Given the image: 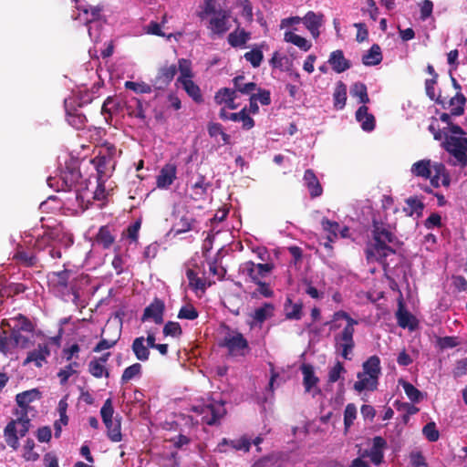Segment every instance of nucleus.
Segmentation results:
<instances>
[{
    "mask_svg": "<svg viewBox=\"0 0 467 467\" xmlns=\"http://www.w3.org/2000/svg\"><path fill=\"white\" fill-rule=\"evenodd\" d=\"M274 306L271 303H265L261 307L254 310L252 317L254 323H264L273 315Z\"/></svg>",
    "mask_w": 467,
    "mask_h": 467,
    "instance_id": "43",
    "label": "nucleus"
},
{
    "mask_svg": "<svg viewBox=\"0 0 467 467\" xmlns=\"http://www.w3.org/2000/svg\"><path fill=\"white\" fill-rule=\"evenodd\" d=\"M202 8V10L198 14L201 19H204L208 16H214L219 10L216 9L215 0H204Z\"/></svg>",
    "mask_w": 467,
    "mask_h": 467,
    "instance_id": "63",
    "label": "nucleus"
},
{
    "mask_svg": "<svg viewBox=\"0 0 467 467\" xmlns=\"http://www.w3.org/2000/svg\"><path fill=\"white\" fill-rule=\"evenodd\" d=\"M164 311V302L161 299L155 297L153 301L145 307L140 320L141 322L152 320L156 325H161L163 323Z\"/></svg>",
    "mask_w": 467,
    "mask_h": 467,
    "instance_id": "13",
    "label": "nucleus"
},
{
    "mask_svg": "<svg viewBox=\"0 0 467 467\" xmlns=\"http://www.w3.org/2000/svg\"><path fill=\"white\" fill-rule=\"evenodd\" d=\"M120 104L119 100L114 97H108L101 108L102 114H109L111 116L113 112H117L119 109Z\"/></svg>",
    "mask_w": 467,
    "mask_h": 467,
    "instance_id": "58",
    "label": "nucleus"
},
{
    "mask_svg": "<svg viewBox=\"0 0 467 467\" xmlns=\"http://www.w3.org/2000/svg\"><path fill=\"white\" fill-rule=\"evenodd\" d=\"M406 204L407 207H404L403 210L408 216H412L413 214L420 216L422 214L424 203L417 197L408 198L406 200Z\"/></svg>",
    "mask_w": 467,
    "mask_h": 467,
    "instance_id": "44",
    "label": "nucleus"
},
{
    "mask_svg": "<svg viewBox=\"0 0 467 467\" xmlns=\"http://www.w3.org/2000/svg\"><path fill=\"white\" fill-rule=\"evenodd\" d=\"M67 120L69 125L77 130H82L87 122L86 116L76 108H70L67 101H65Z\"/></svg>",
    "mask_w": 467,
    "mask_h": 467,
    "instance_id": "26",
    "label": "nucleus"
},
{
    "mask_svg": "<svg viewBox=\"0 0 467 467\" xmlns=\"http://www.w3.org/2000/svg\"><path fill=\"white\" fill-rule=\"evenodd\" d=\"M220 347L227 348L232 356L244 357L250 352L248 340L237 330L228 333L220 343Z\"/></svg>",
    "mask_w": 467,
    "mask_h": 467,
    "instance_id": "9",
    "label": "nucleus"
},
{
    "mask_svg": "<svg viewBox=\"0 0 467 467\" xmlns=\"http://www.w3.org/2000/svg\"><path fill=\"white\" fill-rule=\"evenodd\" d=\"M244 76L239 75L233 78L234 88L237 92L244 95H251L257 89V85L254 82L244 83Z\"/></svg>",
    "mask_w": 467,
    "mask_h": 467,
    "instance_id": "37",
    "label": "nucleus"
},
{
    "mask_svg": "<svg viewBox=\"0 0 467 467\" xmlns=\"http://www.w3.org/2000/svg\"><path fill=\"white\" fill-rule=\"evenodd\" d=\"M446 101L447 109H450L451 114L454 117L462 116L464 113L467 99L461 91H458L450 99H446Z\"/></svg>",
    "mask_w": 467,
    "mask_h": 467,
    "instance_id": "29",
    "label": "nucleus"
},
{
    "mask_svg": "<svg viewBox=\"0 0 467 467\" xmlns=\"http://www.w3.org/2000/svg\"><path fill=\"white\" fill-rule=\"evenodd\" d=\"M116 241L115 230L110 225H102L94 236V242L101 248L109 249Z\"/></svg>",
    "mask_w": 467,
    "mask_h": 467,
    "instance_id": "19",
    "label": "nucleus"
},
{
    "mask_svg": "<svg viewBox=\"0 0 467 467\" xmlns=\"http://www.w3.org/2000/svg\"><path fill=\"white\" fill-rule=\"evenodd\" d=\"M300 370L303 374V384L306 392H310L317 386L319 379L316 376L314 367L311 364H302Z\"/></svg>",
    "mask_w": 467,
    "mask_h": 467,
    "instance_id": "30",
    "label": "nucleus"
},
{
    "mask_svg": "<svg viewBox=\"0 0 467 467\" xmlns=\"http://www.w3.org/2000/svg\"><path fill=\"white\" fill-rule=\"evenodd\" d=\"M362 368L363 371L357 375L358 380L354 383V389L358 392L377 389L381 372L379 358L376 355L369 357L362 364Z\"/></svg>",
    "mask_w": 467,
    "mask_h": 467,
    "instance_id": "3",
    "label": "nucleus"
},
{
    "mask_svg": "<svg viewBox=\"0 0 467 467\" xmlns=\"http://www.w3.org/2000/svg\"><path fill=\"white\" fill-rule=\"evenodd\" d=\"M180 71V77L177 78L178 82H182L186 79H192V62L186 58H180L178 60L177 71Z\"/></svg>",
    "mask_w": 467,
    "mask_h": 467,
    "instance_id": "46",
    "label": "nucleus"
},
{
    "mask_svg": "<svg viewBox=\"0 0 467 467\" xmlns=\"http://www.w3.org/2000/svg\"><path fill=\"white\" fill-rule=\"evenodd\" d=\"M41 393L37 389H32L16 394V401L22 410V414L26 415L29 404L39 400Z\"/></svg>",
    "mask_w": 467,
    "mask_h": 467,
    "instance_id": "22",
    "label": "nucleus"
},
{
    "mask_svg": "<svg viewBox=\"0 0 467 467\" xmlns=\"http://www.w3.org/2000/svg\"><path fill=\"white\" fill-rule=\"evenodd\" d=\"M142 367L140 363H134L128 368H126L121 375L120 381L122 384L129 382L134 378L140 377L141 375Z\"/></svg>",
    "mask_w": 467,
    "mask_h": 467,
    "instance_id": "51",
    "label": "nucleus"
},
{
    "mask_svg": "<svg viewBox=\"0 0 467 467\" xmlns=\"http://www.w3.org/2000/svg\"><path fill=\"white\" fill-rule=\"evenodd\" d=\"M91 163L97 171V180L106 181L114 169L115 160H112L109 156H103L99 153L98 156L92 159Z\"/></svg>",
    "mask_w": 467,
    "mask_h": 467,
    "instance_id": "17",
    "label": "nucleus"
},
{
    "mask_svg": "<svg viewBox=\"0 0 467 467\" xmlns=\"http://www.w3.org/2000/svg\"><path fill=\"white\" fill-rule=\"evenodd\" d=\"M165 337H179L182 335V329L178 322L168 321L162 329Z\"/></svg>",
    "mask_w": 467,
    "mask_h": 467,
    "instance_id": "57",
    "label": "nucleus"
},
{
    "mask_svg": "<svg viewBox=\"0 0 467 467\" xmlns=\"http://www.w3.org/2000/svg\"><path fill=\"white\" fill-rule=\"evenodd\" d=\"M50 355L49 348L47 344H39L36 349L28 352L26 358L24 361V365L30 362H34L36 367L40 368L42 363L46 361V358Z\"/></svg>",
    "mask_w": 467,
    "mask_h": 467,
    "instance_id": "27",
    "label": "nucleus"
},
{
    "mask_svg": "<svg viewBox=\"0 0 467 467\" xmlns=\"http://www.w3.org/2000/svg\"><path fill=\"white\" fill-rule=\"evenodd\" d=\"M422 433L426 437V439L431 442L437 441L440 438V432L436 428L435 422L433 421L428 422L422 428Z\"/></svg>",
    "mask_w": 467,
    "mask_h": 467,
    "instance_id": "59",
    "label": "nucleus"
},
{
    "mask_svg": "<svg viewBox=\"0 0 467 467\" xmlns=\"http://www.w3.org/2000/svg\"><path fill=\"white\" fill-rule=\"evenodd\" d=\"M442 148L452 155L461 167H467V138L456 137L445 133Z\"/></svg>",
    "mask_w": 467,
    "mask_h": 467,
    "instance_id": "8",
    "label": "nucleus"
},
{
    "mask_svg": "<svg viewBox=\"0 0 467 467\" xmlns=\"http://www.w3.org/2000/svg\"><path fill=\"white\" fill-rule=\"evenodd\" d=\"M70 271L65 269L57 273H53L52 283L58 290H64L67 287Z\"/></svg>",
    "mask_w": 467,
    "mask_h": 467,
    "instance_id": "49",
    "label": "nucleus"
},
{
    "mask_svg": "<svg viewBox=\"0 0 467 467\" xmlns=\"http://www.w3.org/2000/svg\"><path fill=\"white\" fill-rule=\"evenodd\" d=\"M328 63L336 73H342L351 67L350 61L344 57L343 51L339 49L331 52Z\"/></svg>",
    "mask_w": 467,
    "mask_h": 467,
    "instance_id": "23",
    "label": "nucleus"
},
{
    "mask_svg": "<svg viewBox=\"0 0 467 467\" xmlns=\"http://www.w3.org/2000/svg\"><path fill=\"white\" fill-rule=\"evenodd\" d=\"M5 327H8L11 329V332L18 337H24L21 332H33L34 325L33 323L24 315L17 314L15 317L3 319L1 321V328Z\"/></svg>",
    "mask_w": 467,
    "mask_h": 467,
    "instance_id": "11",
    "label": "nucleus"
},
{
    "mask_svg": "<svg viewBox=\"0 0 467 467\" xmlns=\"http://www.w3.org/2000/svg\"><path fill=\"white\" fill-rule=\"evenodd\" d=\"M180 83L182 84L188 96L191 97L194 102L200 104L203 101L199 86L196 85L192 79H186Z\"/></svg>",
    "mask_w": 467,
    "mask_h": 467,
    "instance_id": "41",
    "label": "nucleus"
},
{
    "mask_svg": "<svg viewBox=\"0 0 467 467\" xmlns=\"http://www.w3.org/2000/svg\"><path fill=\"white\" fill-rule=\"evenodd\" d=\"M342 373H346V369L340 361H337L328 371V382H337L340 379Z\"/></svg>",
    "mask_w": 467,
    "mask_h": 467,
    "instance_id": "64",
    "label": "nucleus"
},
{
    "mask_svg": "<svg viewBox=\"0 0 467 467\" xmlns=\"http://www.w3.org/2000/svg\"><path fill=\"white\" fill-rule=\"evenodd\" d=\"M177 178V166L175 163L167 162L164 164L159 174L156 176V186L159 189L167 190Z\"/></svg>",
    "mask_w": 467,
    "mask_h": 467,
    "instance_id": "16",
    "label": "nucleus"
},
{
    "mask_svg": "<svg viewBox=\"0 0 467 467\" xmlns=\"http://www.w3.org/2000/svg\"><path fill=\"white\" fill-rule=\"evenodd\" d=\"M350 94L352 97L358 98L359 102L364 105L369 102L367 86L361 82H357L352 85Z\"/></svg>",
    "mask_w": 467,
    "mask_h": 467,
    "instance_id": "50",
    "label": "nucleus"
},
{
    "mask_svg": "<svg viewBox=\"0 0 467 467\" xmlns=\"http://www.w3.org/2000/svg\"><path fill=\"white\" fill-rule=\"evenodd\" d=\"M357 418V408L355 404L348 403L344 410V427L345 430L348 431L352 425Z\"/></svg>",
    "mask_w": 467,
    "mask_h": 467,
    "instance_id": "55",
    "label": "nucleus"
},
{
    "mask_svg": "<svg viewBox=\"0 0 467 467\" xmlns=\"http://www.w3.org/2000/svg\"><path fill=\"white\" fill-rule=\"evenodd\" d=\"M208 410H205L204 414H202V423L214 426L220 424V420L225 416L226 409L224 407V402L220 401H212L206 404Z\"/></svg>",
    "mask_w": 467,
    "mask_h": 467,
    "instance_id": "12",
    "label": "nucleus"
},
{
    "mask_svg": "<svg viewBox=\"0 0 467 467\" xmlns=\"http://www.w3.org/2000/svg\"><path fill=\"white\" fill-rule=\"evenodd\" d=\"M30 420L27 414L18 418L16 420H11L5 428V439L8 446L16 450L19 447V437H24L28 432Z\"/></svg>",
    "mask_w": 467,
    "mask_h": 467,
    "instance_id": "7",
    "label": "nucleus"
},
{
    "mask_svg": "<svg viewBox=\"0 0 467 467\" xmlns=\"http://www.w3.org/2000/svg\"><path fill=\"white\" fill-rule=\"evenodd\" d=\"M396 317L398 325L402 328L408 327L410 330H414L417 327V320L415 317L404 308L402 301H400L399 303Z\"/></svg>",
    "mask_w": 467,
    "mask_h": 467,
    "instance_id": "24",
    "label": "nucleus"
},
{
    "mask_svg": "<svg viewBox=\"0 0 467 467\" xmlns=\"http://www.w3.org/2000/svg\"><path fill=\"white\" fill-rule=\"evenodd\" d=\"M403 389L407 395V397L412 402H419L421 398V392L415 388L411 383L403 381L402 382Z\"/></svg>",
    "mask_w": 467,
    "mask_h": 467,
    "instance_id": "61",
    "label": "nucleus"
},
{
    "mask_svg": "<svg viewBox=\"0 0 467 467\" xmlns=\"http://www.w3.org/2000/svg\"><path fill=\"white\" fill-rule=\"evenodd\" d=\"M244 57L254 67H258L264 58L263 52L255 48L246 52Z\"/></svg>",
    "mask_w": 467,
    "mask_h": 467,
    "instance_id": "60",
    "label": "nucleus"
},
{
    "mask_svg": "<svg viewBox=\"0 0 467 467\" xmlns=\"http://www.w3.org/2000/svg\"><path fill=\"white\" fill-rule=\"evenodd\" d=\"M236 90L234 88H220L214 96V101L218 105L225 104L231 99H236Z\"/></svg>",
    "mask_w": 467,
    "mask_h": 467,
    "instance_id": "52",
    "label": "nucleus"
},
{
    "mask_svg": "<svg viewBox=\"0 0 467 467\" xmlns=\"http://www.w3.org/2000/svg\"><path fill=\"white\" fill-rule=\"evenodd\" d=\"M400 244L399 238L392 227L389 223L373 217L371 242L367 244L365 249L367 261L378 262L386 270V267L389 265L388 256L396 254V249Z\"/></svg>",
    "mask_w": 467,
    "mask_h": 467,
    "instance_id": "1",
    "label": "nucleus"
},
{
    "mask_svg": "<svg viewBox=\"0 0 467 467\" xmlns=\"http://www.w3.org/2000/svg\"><path fill=\"white\" fill-rule=\"evenodd\" d=\"M13 259L25 267H32L37 265L38 259L36 254L26 252L21 246H18L13 255Z\"/></svg>",
    "mask_w": 467,
    "mask_h": 467,
    "instance_id": "34",
    "label": "nucleus"
},
{
    "mask_svg": "<svg viewBox=\"0 0 467 467\" xmlns=\"http://www.w3.org/2000/svg\"><path fill=\"white\" fill-rule=\"evenodd\" d=\"M114 409L111 399H107L100 409V415L107 428V436L112 442L122 441L120 419L113 420Z\"/></svg>",
    "mask_w": 467,
    "mask_h": 467,
    "instance_id": "5",
    "label": "nucleus"
},
{
    "mask_svg": "<svg viewBox=\"0 0 467 467\" xmlns=\"http://www.w3.org/2000/svg\"><path fill=\"white\" fill-rule=\"evenodd\" d=\"M73 243L71 237L67 236L59 228H47L44 233L36 238L33 248L36 253H40L48 249L53 244H63L69 245Z\"/></svg>",
    "mask_w": 467,
    "mask_h": 467,
    "instance_id": "4",
    "label": "nucleus"
},
{
    "mask_svg": "<svg viewBox=\"0 0 467 467\" xmlns=\"http://www.w3.org/2000/svg\"><path fill=\"white\" fill-rule=\"evenodd\" d=\"M250 37L251 35L249 32L245 31L244 28H239L238 26L234 31L228 35L227 40L231 47H237L244 46Z\"/></svg>",
    "mask_w": 467,
    "mask_h": 467,
    "instance_id": "35",
    "label": "nucleus"
},
{
    "mask_svg": "<svg viewBox=\"0 0 467 467\" xmlns=\"http://www.w3.org/2000/svg\"><path fill=\"white\" fill-rule=\"evenodd\" d=\"M131 350L138 360L142 362L149 360L150 352V348L145 344L144 337H138L133 340Z\"/></svg>",
    "mask_w": 467,
    "mask_h": 467,
    "instance_id": "31",
    "label": "nucleus"
},
{
    "mask_svg": "<svg viewBox=\"0 0 467 467\" xmlns=\"http://www.w3.org/2000/svg\"><path fill=\"white\" fill-rule=\"evenodd\" d=\"M35 442L32 439H27L24 446V458L26 461L36 462L39 459V454L34 451Z\"/></svg>",
    "mask_w": 467,
    "mask_h": 467,
    "instance_id": "62",
    "label": "nucleus"
},
{
    "mask_svg": "<svg viewBox=\"0 0 467 467\" xmlns=\"http://www.w3.org/2000/svg\"><path fill=\"white\" fill-rule=\"evenodd\" d=\"M284 40L287 43H291L296 46L304 51H308L312 47L311 42L292 31H287L285 33Z\"/></svg>",
    "mask_w": 467,
    "mask_h": 467,
    "instance_id": "40",
    "label": "nucleus"
},
{
    "mask_svg": "<svg viewBox=\"0 0 467 467\" xmlns=\"http://www.w3.org/2000/svg\"><path fill=\"white\" fill-rule=\"evenodd\" d=\"M356 119L361 123V128L364 131L370 132L375 129V117L368 113V108L366 105H362L358 109Z\"/></svg>",
    "mask_w": 467,
    "mask_h": 467,
    "instance_id": "25",
    "label": "nucleus"
},
{
    "mask_svg": "<svg viewBox=\"0 0 467 467\" xmlns=\"http://www.w3.org/2000/svg\"><path fill=\"white\" fill-rule=\"evenodd\" d=\"M285 318L288 320H300L303 316V304L294 303L290 297H286L284 304Z\"/></svg>",
    "mask_w": 467,
    "mask_h": 467,
    "instance_id": "32",
    "label": "nucleus"
},
{
    "mask_svg": "<svg viewBox=\"0 0 467 467\" xmlns=\"http://www.w3.org/2000/svg\"><path fill=\"white\" fill-rule=\"evenodd\" d=\"M303 180L312 199L322 195L323 187L312 169H307L305 171Z\"/></svg>",
    "mask_w": 467,
    "mask_h": 467,
    "instance_id": "20",
    "label": "nucleus"
},
{
    "mask_svg": "<svg viewBox=\"0 0 467 467\" xmlns=\"http://www.w3.org/2000/svg\"><path fill=\"white\" fill-rule=\"evenodd\" d=\"M177 73V66L175 64L163 65L158 69L157 75L153 79V86L157 89H164L174 78Z\"/></svg>",
    "mask_w": 467,
    "mask_h": 467,
    "instance_id": "18",
    "label": "nucleus"
},
{
    "mask_svg": "<svg viewBox=\"0 0 467 467\" xmlns=\"http://www.w3.org/2000/svg\"><path fill=\"white\" fill-rule=\"evenodd\" d=\"M334 108L336 109H342L346 106L347 101V86L342 82L337 83L335 91L333 93Z\"/></svg>",
    "mask_w": 467,
    "mask_h": 467,
    "instance_id": "39",
    "label": "nucleus"
},
{
    "mask_svg": "<svg viewBox=\"0 0 467 467\" xmlns=\"http://www.w3.org/2000/svg\"><path fill=\"white\" fill-rule=\"evenodd\" d=\"M229 17L230 12L220 8L216 15L211 17L208 28L213 35L223 36L230 29Z\"/></svg>",
    "mask_w": 467,
    "mask_h": 467,
    "instance_id": "15",
    "label": "nucleus"
},
{
    "mask_svg": "<svg viewBox=\"0 0 467 467\" xmlns=\"http://www.w3.org/2000/svg\"><path fill=\"white\" fill-rule=\"evenodd\" d=\"M229 119L234 122L242 121L244 130H250L254 126V120L248 115L246 108L239 112L230 113Z\"/></svg>",
    "mask_w": 467,
    "mask_h": 467,
    "instance_id": "45",
    "label": "nucleus"
},
{
    "mask_svg": "<svg viewBox=\"0 0 467 467\" xmlns=\"http://www.w3.org/2000/svg\"><path fill=\"white\" fill-rule=\"evenodd\" d=\"M88 372L96 379L102 377L109 378V371L105 365L98 362L94 358L88 363Z\"/></svg>",
    "mask_w": 467,
    "mask_h": 467,
    "instance_id": "48",
    "label": "nucleus"
},
{
    "mask_svg": "<svg viewBox=\"0 0 467 467\" xmlns=\"http://www.w3.org/2000/svg\"><path fill=\"white\" fill-rule=\"evenodd\" d=\"M432 165L431 160L423 159L411 165L410 172L416 177L429 179L433 171Z\"/></svg>",
    "mask_w": 467,
    "mask_h": 467,
    "instance_id": "33",
    "label": "nucleus"
},
{
    "mask_svg": "<svg viewBox=\"0 0 467 467\" xmlns=\"http://www.w3.org/2000/svg\"><path fill=\"white\" fill-rule=\"evenodd\" d=\"M28 345L29 339L26 337H18L12 332L10 336H7L5 330L0 333V352L5 355L11 352L15 348H26Z\"/></svg>",
    "mask_w": 467,
    "mask_h": 467,
    "instance_id": "14",
    "label": "nucleus"
},
{
    "mask_svg": "<svg viewBox=\"0 0 467 467\" xmlns=\"http://www.w3.org/2000/svg\"><path fill=\"white\" fill-rule=\"evenodd\" d=\"M211 182L202 174H198L196 181L192 184V199L195 201L203 200L207 194Z\"/></svg>",
    "mask_w": 467,
    "mask_h": 467,
    "instance_id": "28",
    "label": "nucleus"
},
{
    "mask_svg": "<svg viewBox=\"0 0 467 467\" xmlns=\"http://www.w3.org/2000/svg\"><path fill=\"white\" fill-rule=\"evenodd\" d=\"M339 319L346 320L347 324L341 332L335 335V347L340 350L343 358L350 360V354L355 348V326L358 324V321L351 317L346 311L339 310L333 314L331 322H326L325 326L330 325L329 329L336 330L340 327V325L334 322Z\"/></svg>",
    "mask_w": 467,
    "mask_h": 467,
    "instance_id": "2",
    "label": "nucleus"
},
{
    "mask_svg": "<svg viewBox=\"0 0 467 467\" xmlns=\"http://www.w3.org/2000/svg\"><path fill=\"white\" fill-rule=\"evenodd\" d=\"M383 59L381 48L378 44H374L368 51L363 55L362 63L365 66H377Z\"/></svg>",
    "mask_w": 467,
    "mask_h": 467,
    "instance_id": "36",
    "label": "nucleus"
},
{
    "mask_svg": "<svg viewBox=\"0 0 467 467\" xmlns=\"http://www.w3.org/2000/svg\"><path fill=\"white\" fill-rule=\"evenodd\" d=\"M274 268L273 264H255L253 261H247L240 265L239 271L246 275L251 282L259 283Z\"/></svg>",
    "mask_w": 467,
    "mask_h": 467,
    "instance_id": "10",
    "label": "nucleus"
},
{
    "mask_svg": "<svg viewBox=\"0 0 467 467\" xmlns=\"http://www.w3.org/2000/svg\"><path fill=\"white\" fill-rule=\"evenodd\" d=\"M186 276L189 280V285L194 290L204 291L206 289L205 281L198 277L197 273L192 269H187Z\"/></svg>",
    "mask_w": 467,
    "mask_h": 467,
    "instance_id": "53",
    "label": "nucleus"
},
{
    "mask_svg": "<svg viewBox=\"0 0 467 467\" xmlns=\"http://www.w3.org/2000/svg\"><path fill=\"white\" fill-rule=\"evenodd\" d=\"M323 17V14H317L313 11H308L302 18L304 25L309 30L314 38H317L319 36V28L322 26Z\"/></svg>",
    "mask_w": 467,
    "mask_h": 467,
    "instance_id": "21",
    "label": "nucleus"
},
{
    "mask_svg": "<svg viewBox=\"0 0 467 467\" xmlns=\"http://www.w3.org/2000/svg\"><path fill=\"white\" fill-rule=\"evenodd\" d=\"M61 179L63 181V184L68 190L75 188L76 201L78 202V206L83 210L88 209L89 203L88 192V191L81 192V188L78 187V184L81 180L80 171L75 168L66 167V170L61 173Z\"/></svg>",
    "mask_w": 467,
    "mask_h": 467,
    "instance_id": "6",
    "label": "nucleus"
},
{
    "mask_svg": "<svg viewBox=\"0 0 467 467\" xmlns=\"http://www.w3.org/2000/svg\"><path fill=\"white\" fill-rule=\"evenodd\" d=\"M437 83L435 78H428L425 80V90L427 96L437 104H440L443 109H447L446 98L441 95L436 96L434 86Z\"/></svg>",
    "mask_w": 467,
    "mask_h": 467,
    "instance_id": "38",
    "label": "nucleus"
},
{
    "mask_svg": "<svg viewBox=\"0 0 467 467\" xmlns=\"http://www.w3.org/2000/svg\"><path fill=\"white\" fill-rule=\"evenodd\" d=\"M79 363L78 361L70 362L65 368H61L57 372V377L59 379V382L61 385L67 384L68 379L78 373V369L79 368Z\"/></svg>",
    "mask_w": 467,
    "mask_h": 467,
    "instance_id": "47",
    "label": "nucleus"
},
{
    "mask_svg": "<svg viewBox=\"0 0 467 467\" xmlns=\"http://www.w3.org/2000/svg\"><path fill=\"white\" fill-rule=\"evenodd\" d=\"M199 317V312L192 305L188 304L181 307L177 317L180 319L194 320Z\"/></svg>",
    "mask_w": 467,
    "mask_h": 467,
    "instance_id": "56",
    "label": "nucleus"
},
{
    "mask_svg": "<svg viewBox=\"0 0 467 467\" xmlns=\"http://www.w3.org/2000/svg\"><path fill=\"white\" fill-rule=\"evenodd\" d=\"M120 337V330L117 331L112 338H101L100 341L93 348V352L99 353L103 350L113 348Z\"/></svg>",
    "mask_w": 467,
    "mask_h": 467,
    "instance_id": "54",
    "label": "nucleus"
},
{
    "mask_svg": "<svg viewBox=\"0 0 467 467\" xmlns=\"http://www.w3.org/2000/svg\"><path fill=\"white\" fill-rule=\"evenodd\" d=\"M128 114L140 119L146 118L142 101L138 98H131L127 105Z\"/></svg>",
    "mask_w": 467,
    "mask_h": 467,
    "instance_id": "42",
    "label": "nucleus"
}]
</instances>
